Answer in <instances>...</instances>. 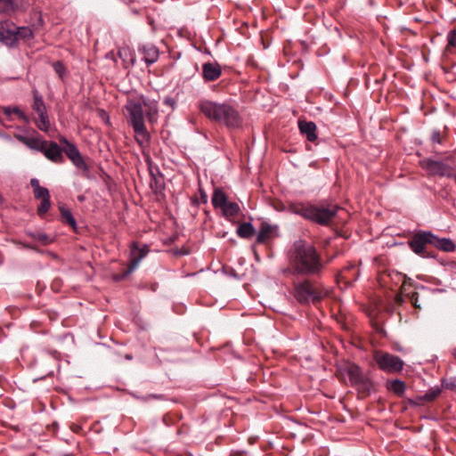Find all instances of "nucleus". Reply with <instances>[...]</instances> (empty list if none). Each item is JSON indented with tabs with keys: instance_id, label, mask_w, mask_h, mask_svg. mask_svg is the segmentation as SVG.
<instances>
[{
	"instance_id": "ddd939ff",
	"label": "nucleus",
	"mask_w": 456,
	"mask_h": 456,
	"mask_svg": "<svg viewBox=\"0 0 456 456\" xmlns=\"http://www.w3.org/2000/svg\"><path fill=\"white\" fill-rule=\"evenodd\" d=\"M28 6V0H0V12L7 15L24 12Z\"/></svg>"
},
{
	"instance_id": "cd10ccee",
	"label": "nucleus",
	"mask_w": 456,
	"mask_h": 456,
	"mask_svg": "<svg viewBox=\"0 0 456 456\" xmlns=\"http://www.w3.org/2000/svg\"><path fill=\"white\" fill-rule=\"evenodd\" d=\"M387 389L395 393L397 396L402 397L405 392L406 385L400 379H394L387 384Z\"/></svg>"
},
{
	"instance_id": "39448f33",
	"label": "nucleus",
	"mask_w": 456,
	"mask_h": 456,
	"mask_svg": "<svg viewBox=\"0 0 456 456\" xmlns=\"http://www.w3.org/2000/svg\"><path fill=\"white\" fill-rule=\"evenodd\" d=\"M340 371L348 377L351 386L357 390L361 397H366L374 391L373 381L357 364L346 362L340 368Z\"/></svg>"
},
{
	"instance_id": "f3484780",
	"label": "nucleus",
	"mask_w": 456,
	"mask_h": 456,
	"mask_svg": "<svg viewBox=\"0 0 456 456\" xmlns=\"http://www.w3.org/2000/svg\"><path fill=\"white\" fill-rule=\"evenodd\" d=\"M139 52L143 54V61L151 65L155 63L159 56V51L156 45L148 43L139 47Z\"/></svg>"
},
{
	"instance_id": "a19ab883",
	"label": "nucleus",
	"mask_w": 456,
	"mask_h": 456,
	"mask_svg": "<svg viewBox=\"0 0 456 456\" xmlns=\"http://www.w3.org/2000/svg\"><path fill=\"white\" fill-rule=\"evenodd\" d=\"M150 174H151V188H153V187L158 188L159 187V179L153 174L151 169L150 170Z\"/></svg>"
},
{
	"instance_id": "7ed1b4c3",
	"label": "nucleus",
	"mask_w": 456,
	"mask_h": 456,
	"mask_svg": "<svg viewBox=\"0 0 456 456\" xmlns=\"http://www.w3.org/2000/svg\"><path fill=\"white\" fill-rule=\"evenodd\" d=\"M197 107L208 119L224 125L228 129H237L242 126V117L229 102H218L201 99L198 102Z\"/></svg>"
},
{
	"instance_id": "8fccbe9b",
	"label": "nucleus",
	"mask_w": 456,
	"mask_h": 456,
	"mask_svg": "<svg viewBox=\"0 0 456 456\" xmlns=\"http://www.w3.org/2000/svg\"><path fill=\"white\" fill-rule=\"evenodd\" d=\"M27 248L33 249V247H31V246H27Z\"/></svg>"
},
{
	"instance_id": "2eb2a0df",
	"label": "nucleus",
	"mask_w": 456,
	"mask_h": 456,
	"mask_svg": "<svg viewBox=\"0 0 456 456\" xmlns=\"http://www.w3.org/2000/svg\"><path fill=\"white\" fill-rule=\"evenodd\" d=\"M148 252L149 249L147 245H144L142 248H140L136 242H134L131 248L130 264L128 268L126 269V273H132L134 270L137 267L140 261L143 257H145Z\"/></svg>"
},
{
	"instance_id": "7c9ffc66",
	"label": "nucleus",
	"mask_w": 456,
	"mask_h": 456,
	"mask_svg": "<svg viewBox=\"0 0 456 456\" xmlns=\"http://www.w3.org/2000/svg\"><path fill=\"white\" fill-rule=\"evenodd\" d=\"M441 392L442 390L438 387H431L419 399L420 401L432 402L441 394Z\"/></svg>"
},
{
	"instance_id": "c85d7f7f",
	"label": "nucleus",
	"mask_w": 456,
	"mask_h": 456,
	"mask_svg": "<svg viewBox=\"0 0 456 456\" xmlns=\"http://www.w3.org/2000/svg\"><path fill=\"white\" fill-rule=\"evenodd\" d=\"M32 108L37 114H44V112L46 111L44 100L42 96L37 93V91L34 92V101Z\"/></svg>"
},
{
	"instance_id": "a211bd4d",
	"label": "nucleus",
	"mask_w": 456,
	"mask_h": 456,
	"mask_svg": "<svg viewBox=\"0 0 456 456\" xmlns=\"http://www.w3.org/2000/svg\"><path fill=\"white\" fill-rule=\"evenodd\" d=\"M298 128L302 134L306 136L309 142H315L317 140L316 129L317 126L313 121L298 120Z\"/></svg>"
},
{
	"instance_id": "f704fd0d",
	"label": "nucleus",
	"mask_w": 456,
	"mask_h": 456,
	"mask_svg": "<svg viewBox=\"0 0 456 456\" xmlns=\"http://www.w3.org/2000/svg\"><path fill=\"white\" fill-rule=\"evenodd\" d=\"M30 185L33 188L34 197L44 196V193L48 191L47 188L40 186L39 181L37 178L30 180Z\"/></svg>"
},
{
	"instance_id": "20e7f679",
	"label": "nucleus",
	"mask_w": 456,
	"mask_h": 456,
	"mask_svg": "<svg viewBox=\"0 0 456 456\" xmlns=\"http://www.w3.org/2000/svg\"><path fill=\"white\" fill-rule=\"evenodd\" d=\"M14 137L28 148L43 153L53 163L62 164L65 161L63 148L54 141H46L41 136H27L21 134H14Z\"/></svg>"
},
{
	"instance_id": "473e14b6",
	"label": "nucleus",
	"mask_w": 456,
	"mask_h": 456,
	"mask_svg": "<svg viewBox=\"0 0 456 456\" xmlns=\"http://www.w3.org/2000/svg\"><path fill=\"white\" fill-rule=\"evenodd\" d=\"M118 55L124 62L130 61L132 65L134 62L133 53L129 47L119 48L118 51Z\"/></svg>"
},
{
	"instance_id": "4468645a",
	"label": "nucleus",
	"mask_w": 456,
	"mask_h": 456,
	"mask_svg": "<svg viewBox=\"0 0 456 456\" xmlns=\"http://www.w3.org/2000/svg\"><path fill=\"white\" fill-rule=\"evenodd\" d=\"M278 225H273L268 222H262L256 234V242L265 244L268 240L277 236Z\"/></svg>"
},
{
	"instance_id": "603ef678",
	"label": "nucleus",
	"mask_w": 456,
	"mask_h": 456,
	"mask_svg": "<svg viewBox=\"0 0 456 456\" xmlns=\"http://www.w3.org/2000/svg\"><path fill=\"white\" fill-rule=\"evenodd\" d=\"M27 248L33 249V247H31V246H27Z\"/></svg>"
},
{
	"instance_id": "09e8293b",
	"label": "nucleus",
	"mask_w": 456,
	"mask_h": 456,
	"mask_svg": "<svg viewBox=\"0 0 456 456\" xmlns=\"http://www.w3.org/2000/svg\"><path fill=\"white\" fill-rule=\"evenodd\" d=\"M452 354H453V356H454V357H455V359H456V347L453 349V353H452Z\"/></svg>"
},
{
	"instance_id": "393cba45",
	"label": "nucleus",
	"mask_w": 456,
	"mask_h": 456,
	"mask_svg": "<svg viewBox=\"0 0 456 456\" xmlns=\"http://www.w3.org/2000/svg\"><path fill=\"white\" fill-rule=\"evenodd\" d=\"M61 220L63 224H69L73 231H77V222L71 211L65 206H60Z\"/></svg>"
},
{
	"instance_id": "49530a36",
	"label": "nucleus",
	"mask_w": 456,
	"mask_h": 456,
	"mask_svg": "<svg viewBox=\"0 0 456 456\" xmlns=\"http://www.w3.org/2000/svg\"><path fill=\"white\" fill-rule=\"evenodd\" d=\"M43 25V19L41 16H39L38 18V26H42Z\"/></svg>"
},
{
	"instance_id": "a878e982",
	"label": "nucleus",
	"mask_w": 456,
	"mask_h": 456,
	"mask_svg": "<svg viewBox=\"0 0 456 456\" xmlns=\"http://www.w3.org/2000/svg\"><path fill=\"white\" fill-rule=\"evenodd\" d=\"M312 205H305L303 203H293L289 205V210L297 215L301 216L305 219L309 220L311 215Z\"/></svg>"
},
{
	"instance_id": "5701e85b",
	"label": "nucleus",
	"mask_w": 456,
	"mask_h": 456,
	"mask_svg": "<svg viewBox=\"0 0 456 456\" xmlns=\"http://www.w3.org/2000/svg\"><path fill=\"white\" fill-rule=\"evenodd\" d=\"M228 197L222 188H215L212 194L211 202L215 208H222L227 203Z\"/></svg>"
},
{
	"instance_id": "9d476101",
	"label": "nucleus",
	"mask_w": 456,
	"mask_h": 456,
	"mask_svg": "<svg viewBox=\"0 0 456 456\" xmlns=\"http://www.w3.org/2000/svg\"><path fill=\"white\" fill-rule=\"evenodd\" d=\"M434 234L431 232L419 231L411 237L408 244L415 254L421 256H429L426 249L428 245L432 246Z\"/></svg>"
},
{
	"instance_id": "dca6fc26",
	"label": "nucleus",
	"mask_w": 456,
	"mask_h": 456,
	"mask_svg": "<svg viewBox=\"0 0 456 456\" xmlns=\"http://www.w3.org/2000/svg\"><path fill=\"white\" fill-rule=\"evenodd\" d=\"M222 75L221 66L217 62H206L202 65V77L205 81L217 80Z\"/></svg>"
},
{
	"instance_id": "1a4fd4ad",
	"label": "nucleus",
	"mask_w": 456,
	"mask_h": 456,
	"mask_svg": "<svg viewBox=\"0 0 456 456\" xmlns=\"http://www.w3.org/2000/svg\"><path fill=\"white\" fill-rule=\"evenodd\" d=\"M59 142L63 145V153L69 158L72 164L85 173H89V166L85 161L77 145L69 142L66 137L60 136Z\"/></svg>"
},
{
	"instance_id": "bb28decb",
	"label": "nucleus",
	"mask_w": 456,
	"mask_h": 456,
	"mask_svg": "<svg viewBox=\"0 0 456 456\" xmlns=\"http://www.w3.org/2000/svg\"><path fill=\"white\" fill-rule=\"evenodd\" d=\"M35 199L41 200L40 205L37 207V215L43 218L51 208L49 191L47 192H45L44 196L35 197Z\"/></svg>"
},
{
	"instance_id": "6e6552de",
	"label": "nucleus",
	"mask_w": 456,
	"mask_h": 456,
	"mask_svg": "<svg viewBox=\"0 0 456 456\" xmlns=\"http://www.w3.org/2000/svg\"><path fill=\"white\" fill-rule=\"evenodd\" d=\"M373 359L379 370L387 373L400 372L403 369V361L392 354L384 351H376Z\"/></svg>"
},
{
	"instance_id": "b1692460",
	"label": "nucleus",
	"mask_w": 456,
	"mask_h": 456,
	"mask_svg": "<svg viewBox=\"0 0 456 456\" xmlns=\"http://www.w3.org/2000/svg\"><path fill=\"white\" fill-rule=\"evenodd\" d=\"M236 233L240 238L248 240L256 233V229L251 223L244 222L238 226Z\"/></svg>"
},
{
	"instance_id": "de8ad7c7",
	"label": "nucleus",
	"mask_w": 456,
	"mask_h": 456,
	"mask_svg": "<svg viewBox=\"0 0 456 456\" xmlns=\"http://www.w3.org/2000/svg\"><path fill=\"white\" fill-rule=\"evenodd\" d=\"M77 199H78L79 201H84L85 197L84 196H78Z\"/></svg>"
},
{
	"instance_id": "f03ea898",
	"label": "nucleus",
	"mask_w": 456,
	"mask_h": 456,
	"mask_svg": "<svg viewBox=\"0 0 456 456\" xmlns=\"http://www.w3.org/2000/svg\"><path fill=\"white\" fill-rule=\"evenodd\" d=\"M125 108L127 112L126 118L133 127L136 142L141 147H148L151 137L144 120L146 118L150 123L156 121L159 112L157 103L141 97L137 100H128Z\"/></svg>"
},
{
	"instance_id": "e433bc0d",
	"label": "nucleus",
	"mask_w": 456,
	"mask_h": 456,
	"mask_svg": "<svg viewBox=\"0 0 456 456\" xmlns=\"http://www.w3.org/2000/svg\"><path fill=\"white\" fill-rule=\"evenodd\" d=\"M442 387L456 392V377H451L442 379Z\"/></svg>"
},
{
	"instance_id": "c03bdc74",
	"label": "nucleus",
	"mask_w": 456,
	"mask_h": 456,
	"mask_svg": "<svg viewBox=\"0 0 456 456\" xmlns=\"http://www.w3.org/2000/svg\"><path fill=\"white\" fill-rule=\"evenodd\" d=\"M164 102H165V104H167V105L171 106L172 108H174V106L175 104V100L170 97L165 98Z\"/></svg>"
},
{
	"instance_id": "c756f323",
	"label": "nucleus",
	"mask_w": 456,
	"mask_h": 456,
	"mask_svg": "<svg viewBox=\"0 0 456 456\" xmlns=\"http://www.w3.org/2000/svg\"><path fill=\"white\" fill-rule=\"evenodd\" d=\"M27 234L34 240L40 241L43 245H49L53 239L45 232H28Z\"/></svg>"
},
{
	"instance_id": "4c0bfd02",
	"label": "nucleus",
	"mask_w": 456,
	"mask_h": 456,
	"mask_svg": "<svg viewBox=\"0 0 456 456\" xmlns=\"http://www.w3.org/2000/svg\"><path fill=\"white\" fill-rule=\"evenodd\" d=\"M388 276L390 277L391 281H393L396 284L399 282L404 283L406 280V275L397 271H390L388 273Z\"/></svg>"
},
{
	"instance_id": "2f4dec72",
	"label": "nucleus",
	"mask_w": 456,
	"mask_h": 456,
	"mask_svg": "<svg viewBox=\"0 0 456 456\" xmlns=\"http://www.w3.org/2000/svg\"><path fill=\"white\" fill-rule=\"evenodd\" d=\"M39 119L36 121V125L37 128L41 131L47 132L50 128V121L48 118L47 112H44V114H38Z\"/></svg>"
},
{
	"instance_id": "423d86ee",
	"label": "nucleus",
	"mask_w": 456,
	"mask_h": 456,
	"mask_svg": "<svg viewBox=\"0 0 456 456\" xmlns=\"http://www.w3.org/2000/svg\"><path fill=\"white\" fill-rule=\"evenodd\" d=\"M293 296L301 305L317 304L325 296L321 286L316 281L305 279L301 281L294 282Z\"/></svg>"
},
{
	"instance_id": "f8f14e48",
	"label": "nucleus",
	"mask_w": 456,
	"mask_h": 456,
	"mask_svg": "<svg viewBox=\"0 0 456 456\" xmlns=\"http://www.w3.org/2000/svg\"><path fill=\"white\" fill-rule=\"evenodd\" d=\"M420 165L431 175L452 176V167L443 161L426 159L420 161Z\"/></svg>"
},
{
	"instance_id": "aec40b11",
	"label": "nucleus",
	"mask_w": 456,
	"mask_h": 456,
	"mask_svg": "<svg viewBox=\"0 0 456 456\" xmlns=\"http://www.w3.org/2000/svg\"><path fill=\"white\" fill-rule=\"evenodd\" d=\"M432 246H435L436 248L441 249L444 252H452L455 249V244L451 239L447 238H438L434 234V240L432 242Z\"/></svg>"
},
{
	"instance_id": "0eeeda50",
	"label": "nucleus",
	"mask_w": 456,
	"mask_h": 456,
	"mask_svg": "<svg viewBox=\"0 0 456 456\" xmlns=\"http://www.w3.org/2000/svg\"><path fill=\"white\" fill-rule=\"evenodd\" d=\"M339 207L335 204L321 202L312 205L309 220L321 225H329L337 216Z\"/></svg>"
},
{
	"instance_id": "37998d69",
	"label": "nucleus",
	"mask_w": 456,
	"mask_h": 456,
	"mask_svg": "<svg viewBox=\"0 0 456 456\" xmlns=\"http://www.w3.org/2000/svg\"><path fill=\"white\" fill-rule=\"evenodd\" d=\"M130 273H126V270H125V272L122 274H115V275H113V280L116 281H119L123 280L125 277H126Z\"/></svg>"
},
{
	"instance_id": "79ce46f5",
	"label": "nucleus",
	"mask_w": 456,
	"mask_h": 456,
	"mask_svg": "<svg viewBox=\"0 0 456 456\" xmlns=\"http://www.w3.org/2000/svg\"><path fill=\"white\" fill-rule=\"evenodd\" d=\"M411 301L412 303V305H414L415 308H420V305L418 304V298H419V295L418 293L416 292H413L411 297Z\"/></svg>"
},
{
	"instance_id": "4be33fe9",
	"label": "nucleus",
	"mask_w": 456,
	"mask_h": 456,
	"mask_svg": "<svg viewBox=\"0 0 456 456\" xmlns=\"http://www.w3.org/2000/svg\"><path fill=\"white\" fill-rule=\"evenodd\" d=\"M3 113L6 116L7 119H11L12 114L16 115L18 118L26 124L29 123L28 117L18 107L4 106L2 108Z\"/></svg>"
},
{
	"instance_id": "f257e3e1",
	"label": "nucleus",
	"mask_w": 456,
	"mask_h": 456,
	"mask_svg": "<svg viewBox=\"0 0 456 456\" xmlns=\"http://www.w3.org/2000/svg\"><path fill=\"white\" fill-rule=\"evenodd\" d=\"M288 259L293 274L320 277L326 267L322 255L312 243L296 240L288 252Z\"/></svg>"
},
{
	"instance_id": "412c9836",
	"label": "nucleus",
	"mask_w": 456,
	"mask_h": 456,
	"mask_svg": "<svg viewBox=\"0 0 456 456\" xmlns=\"http://www.w3.org/2000/svg\"><path fill=\"white\" fill-rule=\"evenodd\" d=\"M221 210L223 216L227 220H231L232 218L236 217L239 215V213L240 212V207L239 206L238 203L228 200L227 203H225L222 207Z\"/></svg>"
},
{
	"instance_id": "6ab92c4d",
	"label": "nucleus",
	"mask_w": 456,
	"mask_h": 456,
	"mask_svg": "<svg viewBox=\"0 0 456 456\" xmlns=\"http://www.w3.org/2000/svg\"><path fill=\"white\" fill-rule=\"evenodd\" d=\"M37 25L33 24L32 28L30 27H18L17 29V42L20 40L24 43H30L35 37V30H37Z\"/></svg>"
},
{
	"instance_id": "c9c22d12",
	"label": "nucleus",
	"mask_w": 456,
	"mask_h": 456,
	"mask_svg": "<svg viewBox=\"0 0 456 456\" xmlns=\"http://www.w3.org/2000/svg\"><path fill=\"white\" fill-rule=\"evenodd\" d=\"M451 48H456V29H452L447 34V45L445 50L449 52Z\"/></svg>"
},
{
	"instance_id": "3c124183",
	"label": "nucleus",
	"mask_w": 456,
	"mask_h": 456,
	"mask_svg": "<svg viewBox=\"0 0 456 456\" xmlns=\"http://www.w3.org/2000/svg\"><path fill=\"white\" fill-rule=\"evenodd\" d=\"M27 248L33 249V247H31V246H27Z\"/></svg>"
},
{
	"instance_id": "ea45409f",
	"label": "nucleus",
	"mask_w": 456,
	"mask_h": 456,
	"mask_svg": "<svg viewBox=\"0 0 456 456\" xmlns=\"http://www.w3.org/2000/svg\"><path fill=\"white\" fill-rule=\"evenodd\" d=\"M431 140L435 143H442L441 134L439 130H434L431 135Z\"/></svg>"
},
{
	"instance_id": "a18cd8bd",
	"label": "nucleus",
	"mask_w": 456,
	"mask_h": 456,
	"mask_svg": "<svg viewBox=\"0 0 456 456\" xmlns=\"http://www.w3.org/2000/svg\"><path fill=\"white\" fill-rule=\"evenodd\" d=\"M201 200L203 203L207 202V195L205 193H201Z\"/></svg>"
},
{
	"instance_id": "72a5a7b5",
	"label": "nucleus",
	"mask_w": 456,
	"mask_h": 456,
	"mask_svg": "<svg viewBox=\"0 0 456 456\" xmlns=\"http://www.w3.org/2000/svg\"><path fill=\"white\" fill-rule=\"evenodd\" d=\"M52 67H53V70L55 71V73L60 77V79L63 80L68 73L67 68L64 65V63L61 61H54L52 63Z\"/></svg>"
},
{
	"instance_id": "58836bf2",
	"label": "nucleus",
	"mask_w": 456,
	"mask_h": 456,
	"mask_svg": "<svg viewBox=\"0 0 456 456\" xmlns=\"http://www.w3.org/2000/svg\"><path fill=\"white\" fill-rule=\"evenodd\" d=\"M138 399L143 401V402H146L150 399H157V400H162L164 399V395H157V394H150L146 396H137Z\"/></svg>"
},
{
	"instance_id": "9b49d317",
	"label": "nucleus",
	"mask_w": 456,
	"mask_h": 456,
	"mask_svg": "<svg viewBox=\"0 0 456 456\" xmlns=\"http://www.w3.org/2000/svg\"><path fill=\"white\" fill-rule=\"evenodd\" d=\"M18 26L10 20L0 23V41L6 46L12 48L18 45L17 42Z\"/></svg>"
}]
</instances>
